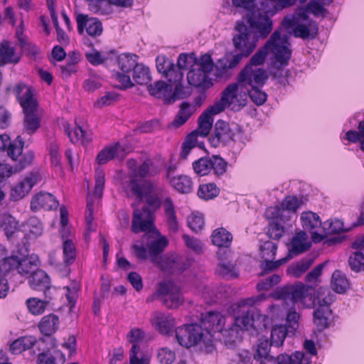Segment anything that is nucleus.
Instances as JSON below:
<instances>
[{
    "instance_id": "f257e3e1",
    "label": "nucleus",
    "mask_w": 364,
    "mask_h": 364,
    "mask_svg": "<svg viewBox=\"0 0 364 364\" xmlns=\"http://www.w3.org/2000/svg\"><path fill=\"white\" fill-rule=\"evenodd\" d=\"M127 166L131 171L132 177L125 188L137 199L145 202L154 210L163 206L167 229L171 234H176L179 230V223L176 209L166 188L151 180L139 181L137 178H146L154 177L160 173L158 167L151 159H146L141 164H137L134 159L127 161Z\"/></svg>"
},
{
    "instance_id": "f03ea898",
    "label": "nucleus",
    "mask_w": 364,
    "mask_h": 364,
    "mask_svg": "<svg viewBox=\"0 0 364 364\" xmlns=\"http://www.w3.org/2000/svg\"><path fill=\"white\" fill-rule=\"evenodd\" d=\"M236 30L238 33L233 37L232 41L239 53L233 55H227L217 61L215 65V75L218 77L230 76L231 70L235 68L243 58L248 57L257 46V38L243 21L237 22Z\"/></svg>"
},
{
    "instance_id": "7ed1b4c3",
    "label": "nucleus",
    "mask_w": 364,
    "mask_h": 364,
    "mask_svg": "<svg viewBox=\"0 0 364 364\" xmlns=\"http://www.w3.org/2000/svg\"><path fill=\"white\" fill-rule=\"evenodd\" d=\"M289 43L287 37H282L279 31H275L270 36L266 43L260 48L251 58L250 63L252 67L262 65L267 58L268 53L272 55L271 65H288L291 56V51L289 48Z\"/></svg>"
},
{
    "instance_id": "20e7f679",
    "label": "nucleus",
    "mask_w": 364,
    "mask_h": 364,
    "mask_svg": "<svg viewBox=\"0 0 364 364\" xmlns=\"http://www.w3.org/2000/svg\"><path fill=\"white\" fill-rule=\"evenodd\" d=\"M247 103V90L240 87V85L234 82L228 85L222 92L220 99L211 105L215 112H222L225 108L239 112Z\"/></svg>"
},
{
    "instance_id": "39448f33",
    "label": "nucleus",
    "mask_w": 364,
    "mask_h": 364,
    "mask_svg": "<svg viewBox=\"0 0 364 364\" xmlns=\"http://www.w3.org/2000/svg\"><path fill=\"white\" fill-rule=\"evenodd\" d=\"M271 346L267 339H259L254 359L260 364H310L304 353L299 351L291 355L281 354L274 358L270 354Z\"/></svg>"
},
{
    "instance_id": "423d86ee",
    "label": "nucleus",
    "mask_w": 364,
    "mask_h": 364,
    "mask_svg": "<svg viewBox=\"0 0 364 364\" xmlns=\"http://www.w3.org/2000/svg\"><path fill=\"white\" fill-rule=\"evenodd\" d=\"M214 67L213 60L208 53L202 55L198 62L195 63L187 73V81L189 85L205 90L213 85L212 78L210 77Z\"/></svg>"
},
{
    "instance_id": "0eeeda50",
    "label": "nucleus",
    "mask_w": 364,
    "mask_h": 364,
    "mask_svg": "<svg viewBox=\"0 0 364 364\" xmlns=\"http://www.w3.org/2000/svg\"><path fill=\"white\" fill-rule=\"evenodd\" d=\"M156 68L176 90V93L181 94L183 87V72L173 63L172 60L165 55H159L156 58Z\"/></svg>"
},
{
    "instance_id": "6e6552de",
    "label": "nucleus",
    "mask_w": 364,
    "mask_h": 364,
    "mask_svg": "<svg viewBox=\"0 0 364 364\" xmlns=\"http://www.w3.org/2000/svg\"><path fill=\"white\" fill-rule=\"evenodd\" d=\"M268 79V75L262 68H253L246 65L240 72L237 82L245 90L252 87H263Z\"/></svg>"
},
{
    "instance_id": "1a4fd4ad",
    "label": "nucleus",
    "mask_w": 364,
    "mask_h": 364,
    "mask_svg": "<svg viewBox=\"0 0 364 364\" xmlns=\"http://www.w3.org/2000/svg\"><path fill=\"white\" fill-rule=\"evenodd\" d=\"M156 295L166 308L171 309L178 308L184 301L180 288L171 282L160 283Z\"/></svg>"
},
{
    "instance_id": "9d476101",
    "label": "nucleus",
    "mask_w": 364,
    "mask_h": 364,
    "mask_svg": "<svg viewBox=\"0 0 364 364\" xmlns=\"http://www.w3.org/2000/svg\"><path fill=\"white\" fill-rule=\"evenodd\" d=\"M310 287L301 282L295 284L284 286L278 289L273 293V297L276 299L282 300L285 303L292 304L304 303V299L309 296Z\"/></svg>"
},
{
    "instance_id": "9b49d317",
    "label": "nucleus",
    "mask_w": 364,
    "mask_h": 364,
    "mask_svg": "<svg viewBox=\"0 0 364 364\" xmlns=\"http://www.w3.org/2000/svg\"><path fill=\"white\" fill-rule=\"evenodd\" d=\"M149 205L144 206L141 209H135L133 212V219L131 230L134 233L141 232H151L154 228V212Z\"/></svg>"
},
{
    "instance_id": "f8f14e48",
    "label": "nucleus",
    "mask_w": 364,
    "mask_h": 364,
    "mask_svg": "<svg viewBox=\"0 0 364 364\" xmlns=\"http://www.w3.org/2000/svg\"><path fill=\"white\" fill-rule=\"evenodd\" d=\"M176 338L181 346L190 348L202 341L204 333L201 326L197 323L183 325L175 329Z\"/></svg>"
},
{
    "instance_id": "ddd939ff",
    "label": "nucleus",
    "mask_w": 364,
    "mask_h": 364,
    "mask_svg": "<svg viewBox=\"0 0 364 364\" xmlns=\"http://www.w3.org/2000/svg\"><path fill=\"white\" fill-rule=\"evenodd\" d=\"M236 127H231L223 120H218L215 124L213 134L209 139L213 147H218L220 144L228 145L234 141L236 134Z\"/></svg>"
},
{
    "instance_id": "4468645a",
    "label": "nucleus",
    "mask_w": 364,
    "mask_h": 364,
    "mask_svg": "<svg viewBox=\"0 0 364 364\" xmlns=\"http://www.w3.org/2000/svg\"><path fill=\"white\" fill-rule=\"evenodd\" d=\"M282 25L287 28L294 27L293 30L294 36L303 39H314L316 36L318 30L316 21H309V28L304 24L299 23V19L296 16L285 17L282 21Z\"/></svg>"
},
{
    "instance_id": "2eb2a0df",
    "label": "nucleus",
    "mask_w": 364,
    "mask_h": 364,
    "mask_svg": "<svg viewBox=\"0 0 364 364\" xmlns=\"http://www.w3.org/2000/svg\"><path fill=\"white\" fill-rule=\"evenodd\" d=\"M24 141L21 136H18L14 141H11L7 147V155L13 161H18V165L16 169L21 170L26 166L30 165L34 158V154L31 151H28L22 154Z\"/></svg>"
},
{
    "instance_id": "dca6fc26",
    "label": "nucleus",
    "mask_w": 364,
    "mask_h": 364,
    "mask_svg": "<svg viewBox=\"0 0 364 364\" xmlns=\"http://www.w3.org/2000/svg\"><path fill=\"white\" fill-rule=\"evenodd\" d=\"M247 22L252 28L257 31L258 35L254 33L250 28L252 33L258 40L259 38H265L272 31L273 22L267 15H262L258 11H250L247 14ZM248 28V27L247 26Z\"/></svg>"
},
{
    "instance_id": "f3484780",
    "label": "nucleus",
    "mask_w": 364,
    "mask_h": 364,
    "mask_svg": "<svg viewBox=\"0 0 364 364\" xmlns=\"http://www.w3.org/2000/svg\"><path fill=\"white\" fill-rule=\"evenodd\" d=\"M148 91L150 95L157 99H161L166 104H172L180 97V93H176V90L173 91L171 85L164 81H156L148 86Z\"/></svg>"
},
{
    "instance_id": "a211bd4d",
    "label": "nucleus",
    "mask_w": 364,
    "mask_h": 364,
    "mask_svg": "<svg viewBox=\"0 0 364 364\" xmlns=\"http://www.w3.org/2000/svg\"><path fill=\"white\" fill-rule=\"evenodd\" d=\"M150 322L159 333L165 336L171 335L176 326V321L173 316L163 311L153 312Z\"/></svg>"
},
{
    "instance_id": "6ab92c4d",
    "label": "nucleus",
    "mask_w": 364,
    "mask_h": 364,
    "mask_svg": "<svg viewBox=\"0 0 364 364\" xmlns=\"http://www.w3.org/2000/svg\"><path fill=\"white\" fill-rule=\"evenodd\" d=\"M77 31L80 34H83L86 31L87 35L97 37L102 34L103 28L101 21L94 17H89L87 14H79L76 16Z\"/></svg>"
},
{
    "instance_id": "aec40b11",
    "label": "nucleus",
    "mask_w": 364,
    "mask_h": 364,
    "mask_svg": "<svg viewBox=\"0 0 364 364\" xmlns=\"http://www.w3.org/2000/svg\"><path fill=\"white\" fill-rule=\"evenodd\" d=\"M41 175L38 172H31L12 188L11 198L17 201L23 198L31 191L32 188L41 181Z\"/></svg>"
},
{
    "instance_id": "412c9836",
    "label": "nucleus",
    "mask_w": 364,
    "mask_h": 364,
    "mask_svg": "<svg viewBox=\"0 0 364 364\" xmlns=\"http://www.w3.org/2000/svg\"><path fill=\"white\" fill-rule=\"evenodd\" d=\"M0 227L4 231L7 239L12 243L19 245L18 239L25 238V234L20 230L18 221L10 214H4L0 218Z\"/></svg>"
},
{
    "instance_id": "4be33fe9",
    "label": "nucleus",
    "mask_w": 364,
    "mask_h": 364,
    "mask_svg": "<svg viewBox=\"0 0 364 364\" xmlns=\"http://www.w3.org/2000/svg\"><path fill=\"white\" fill-rule=\"evenodd\" d=\"M225 318L219 312L209 311L201 315L203 330L212 336L213 333L222 332L224 329Z\"/></svg>"
},
{
    "instance_id": "5701e85b",
    "label": "nucleus",
    "mask_w": 364,
    "mask_h": 364,
    "mask_svg": "<svg viewBox=\"0 0 364 364\" xmlns=\"http://www.w3.org/2000/svg\"><path fill=\"white\" fill-rule=\"evenodd\" d=\"M301 220L304 229L309 231L314 242H320L323 236L317 233V230L322 226L319 216L313 212L307 211L302 213Z\"/></svg>"
},
{
    "instance_id": "b1692460",
    "label": "nucleus",
    "mask_w": 364,
    "mask_h": 364,
    "mask_svg": "<svg viewBox=\"0 0 364 364\" xmlns=\"http://www.w3.org/2000/svg\"><path fill=\"white\" fill-rule=\"evenodd\" d=\"M14 92L23 109H28L30 107H38V103L33 97L31 87L23 82H18L15 85Z\"/></svg>"
},
{
    "instance_id": "393cba45",
    "label": "nucleus",
    "mask_w": 364,
    "mask_h": 364,
    "mask_svg": "<svg viewBox=\"0 0 364 364\" xmlns=\"http://www.w3.org/2000/svg\"><path fill=\"white\" fill-rule=\"evenodd\" d=\"M58 201L51 193L41 191L33 196L31 200V209L36 212L41 209L47 210L57 208Z\"/></svg>"
},
{
    "instance_id": "a878e982",
    "label": "nucleus",
    "mask_w": 364,
    "mask_h": 364,
    "mask_svg": "<svg viewBox=\"0 0 364 364\" xmlns=\"http://www.w3.org/2000/svg\"><path fill=\"white\" fill-rule=\"evenodd\" d=\"M23 133L32 135L37 132L41 124V119L37 113V107H30L23 109Z\"/></svg>"
},
{
    "instance_id": "bb28decb",
    "label": "nucleus",
    "mask_w": 364,
    "mask_h": 364,
    "mask_svg": "<svg viewBox=\"0 0 364 364\" xmlns=\"http://www.w3.org/2000/svg\"><path fill=\"white\" fill-rule=\"evenodd\" d=\"M291 244V247L289 249L287 256V257H289V259L294 256L304 252L311 245V243L308 241V235L304 231L297 232L293 237Z\"/></svg>"
},
{
    "instance_id": "cd10ccee",
    "label": "nucleus",
    "mask_w": 364,
    "mask_h": 364,
    "mask_svg": "<svg viewBox=\"0 0 364 364\" xmlns=\"http://www.w3.org/2000/svg\"><path fill=\"white\" fill-rule=\"evenodd\" d=\"M28 279L30 287L33 289L43 291L47 297L46 293L50 287V280L44 271L38 268Z\"/></svg>"
},
{
    "instance_id": "c85d7f7f",
    "label": "nucleus",
    "mask_w": 364,
    "mask_h": 364,
    "mask_svg": "<svg viewBox=\"0 0 364 364\" xmlns=\"http://www.w3.org/2000/svg\"><path fill=\"white\" fill-rule=\"evenodd\" d=\"M4 256L0 257V277H6L14 270L18 272L20 256L11 255H8V250L5 247Z\"/></svg>"
},
{
    "instance_id": "c756f323",
    "label": "nucleus",
    "mask_w": 364,
    "mask_h": 364,
    "mask_svg": "<svg viewBox=\"0 0 364 364\" xmlns=\"http://www.w3.org/2000/svg\"><path fill=\"white\" fill-rule=\"evenodd\" d=\"M59 318L54 314L44 316L38 324L40 332L45 336H50L58 329Z\"/></svg>"
},
{
    "instance_id": "7c9ffc66",
    "label": "nucleus",
    "mask_w": 364,
    "mask_h": 364,
    "mask_svg": "<svg viewBox=\"0 0 364 364\" xmlns=\"http://www.w3.org/2000/svg\"><path fill=\"white\" fill-rule=\"evenodd\" d=\"M39 259L36 255H31L23 258L20 257L18 273L23 277L29 278L38 268Z\"/></svg>"
},
{
    "instance_id": "2f4dec72",
    "label": "nucleus",
    "mask_w": 364,
    "mask_h": 364,
    "mask_svg": "<svg viewBox=\"0 0 364 364\" xmlns=\"http://www.w3.org/2000/svg\"><path fill=\"white\" fill-rule=\"evenodd\" d=\"M20 58V55L16 53L15 48L9 41L0 43V66L16 64L19 62Z\"/></svg>"
},
{
    "instance_id": "473e14b6",
    "label": "nucleus",
    "mask_w": 364,
    "mask_h": 364,
    "mask_svg": "<svg viewBox=\"0 0 364 364\" xmlns=\"http://www.w3.org/2000/svg\"><path fill=\"white\" fill-rule=\"evenodd\" d=\"M220 112H215L214 109H211L210 106L198 119V127L196 131L201 136H206L208 135L213 123V115L218 114Z\"/></svg>"
},
{
    "instance_id": "72a5a7b5",
    "label": "nucleus",
    "mask_w": 364,
    "mask_h": 364,
    "mask_svg": "<svg viewBox=\"0 0 364 364\" xmlns=\"http://www.w3.org/2000/svg\"><path fill=\"white\" fill-rule=\"evenodd\" d=\"M166 263L172 273L182 272L191 265V259L178 255H171L167 257Z\"/></svg>"
},
{
    "instance_id": "f704fd0d",
    "label": "nucleus",
    "mask_w": 364,
    "mask_h": 364,
    "mask_svg": "<svg viewBox=\"0 0 364 364\" xmlns=\"http://www.w3.org/2000/svg\"><path fill=\"white\" fill-rule=\"evenodd\" d=\"M36 343L37 340L33 336H22L12 342L10 350L13 354H19L31 348Z\"/></svg>"
},
{
    "instance_id": "c9c22d12",
    "label": "nucleus",
    "mask_w": 364,
    "mask_h": 364,
    "mask_svg": "<svg viewBox=\"0 0 364 364\" xmlns=\"http://www.w3.org/2000/svg\"><path fill=\"white\" fill-rule=\"evenodd\" d=\"M170 185L181 193H189L193 188V183L191 178L186 175H178L173 178Z\"/></svg>"
},
{
    "instance_id": "e433bc0d",
    "label": "nucleus",
    "mask_w": 364,
    "mask_h": 364,
    "mask_svg": "<svg viewBox=\"0 0 364 364\" xmlns=\"http://www.w3.org/2000/svg\"><path fill=\"white\" fill-rule=\"evenodd\" d=\"M296 1V0H264L262 6L265 9V13L274 15L284 9L293 6Z\"/></svg>"
},
{
    "instance_id": "4c0bfd02",
    "label": "nucleus",
    "mask_w": 364,
    "mask_h": 364,
    "mask_svg": "<svg viewBox=\"0 0 364 364\" xmlns=\"http://www.w3.org/2000/svg\"><path fill=\"white\" fill-rule=\"evenodd\" d=\"M65 132L72 143L80 142L82 144H86L92 140L91 135L78 125L72 129L67 127Z\"/></svg>"
},
{
    "instance_id": "58836bf2",
    "label": "nucleus",
    "mask_w": 364,
    "mask_h": 364,
    "mask_svg": "<svg viewBox=\"0 0 364 364\" xmlns=\"http://www.w3.org/2000/svg\"><path fill=\"white\" fill-rule=\"evenodd\" d=\"M314 263V259L306 257L288 267L287 272L290 276L295 278L300 277Z\"/></svg>"
},
{
    "instance_id": "ea45409f",
    "label": "nucleus",
    "mask_w": 364,
    "mask_h": 364,
    "mask_svg": "<svg viewBox=\"0 0 364 364\" xmlns=\"http://www.w3.org/2000/svg\"><path fill=\"white\" fill-rule=\"evenodd\" d=\"M252 307L248 309L246 311H242L240 315L237 316L235 319V326L230 328V331L233 332L234 331L237 332V329L240 328L242 331L251 330V323L252 321Z\"/></svg>"
},
{
    "instance_id": "a19ab883",
    "label": "nucleus",
    "mask_w": 364,
    "mask_h": 364,
    "mask_svg": "<svg viewBox=\"0 0 364 364\" xmlns=\"http://www.w3.org/2000/svg\"><path fill=\"white\" fill-rule=\"evenodd\" d=\"M24 231L25 236L27 235L29 239H35L43 234V224L36 217H31L25 225ZM23 239L27 241L26 237Z\"/></svg>"
},
{
    "instance_id": "79ce46f5",
    "label": "nucleus",
    "mask_w": 364,
    "mask_h": 364,
    "mask_svg": "<svg viewBox=\"0 0 364 364\" xmlns=\"http://www.w3.org/2000/svg\"><path fill=\"white\" fill-rule=\"evenodd\" d=\"M220 262L218 264L217 272L223 277L232 279L236 278L238 274L235 264L230 260L219 257Z\"/></svg>"
},
{
    "instance_id": "37998d69",
    "label": "nucleus",
    "mask_w": 364,
    "mask_h": 364,
    "mask_svg": "<svg viewBox=\"0 0 364 364\" xmlns=\"http://www.w3.org/2000/svg\"><path fill=\"white\" fill-rule=\"evenodd\" d=\"M213 243L218 247H228L230 245L232 236L223 228L215 230L211 235Z\"/></svg>"
},
{
    "instance_id": "c03bdc74",
    "label": "nucleus",
    "mask_w": 364,
    "mask_h": 364,
    "mask_svg": "<svg viewBox=\"0 0 364 364\" xmlns=\"http://www.w3.org/2000/svg\"><path fill=\"white\" fill-rule=\"evenodd\" d=\"M138 55L130 53H123L118 57V65L119 68L124 73H128L131 70H134L137 63Z\"/></svg>"
},
{
    "instance_id": "a18cd8bd",
    "label": "nucleus",
    "mask_w": 364,
    "mask_h": 364,
    "mask_svg": "<svg viewBox=\"0 0 364 364\" xmlns=\"http://www.w3.org/2000/svg\"><path fill=\"white\" fill-rule=\"evenodd\" d=\"M333 289L338 294L344 293L350 287L349 282L346 275L339 270H336L331 277Z\"/></svg>"
},
{
    "instance_id": "49530a36",
    "label": "nucleus",
    "mask_w": 364,
    "mask_h": 364,
    "mask_svg": "<svg viewBox=\"0 0 364 364\" xmlns=\"http://www.w3.org/2000/svg\"><path fill=\"white\" fill-rule=\"evenodd\" d=\"M336 299V296L327 287H319L316 291V300L318 308L328 307Z\"/></svg>"
},
{
    "instance_id": "de8ad7c7",
    "label": "nucleus",
    "mask_w": 364,
    "mask_h": 364,
    "mask_svg": "<svg viewBox=\"0 0 364 364\" xmlns=\"http://www.w3.org/2000/svg\"><path fill=\"white\" fill-rule=\"evenodd\" d=\"M252 321L251 323V329L257 332L265 330L269 324V318L262 314L261 311L252 307Z\"/></svg>"
},
{
    "instance_id": "09e8293b",
    "label": "nucleus",
    "mask_w": 364,
    "mask_h": 364,
    "mask_svg": "<svg viewBox=\"0 0 364 364\" xmlns=\"http://www.w3.org/2000/svg\"><path fill=\"white\" fill-rule=\"evenodd\" d=\"M146 338V332L140 328H132L127 335V339L132 345L131 349L136 347L135 350H141L139 344Z\"/></svg>"
},
{
    "instance_id": "8fccbe9b",
    "label": "nucleus",
    "mask_w": 364,
    "mask_h": 364,
    "mask_svg": "<svg viewBox=\"0 0 364 364\" xmlns=\"http://www.w3.org/2000/svg\"><path fill=\"white\" fill-rule=\"evenodd\" d=\"M259 264V268L262 269L260 275L268 274L277 269L280 266L284 264L289 260V257H285L278 260L274 259H262Z\"/></svg>"
},
{
    "instance_id": "3c124183",
    "label": "nucleus",
    "mask_w": 364,
    "mask_h": 364,
    "mask_svg": "<svg viewBox=\"0 0 364 364\" xmlns=\"http://www.w3.org/2000/svg\"><path fill=\"white\" fill-rule=\"evenodd\" d=\"M209 158L210 170L216 176H220L227 171L228 163L220 156L213 155Z\"/></svg>"
},
{
    "instance_id": "603ef678",
    "label": "nucleus",
    "mask_w": 364,
    "mask_h": 364,
    "mask_svg": "<svg viewBox=\"0 0 364 364\" xmlns=\"http://www.w3.org/2000/svg\"><path fill=\"white\" fill-rule=\"evenodd\" d=\"M220 189L214 183L200 185L198 190L199 198L208 200L213 199L219 195Z\"/></svg>"
},
{
    "instance_id": "864d4df0",
    "label": "nucleus",
    "mask_w": 364,
    "mask_h": 364,
    "mask_svg": "<svg viewBox=\"0 0 364 364\" xmlns=\"http://www.w3.org/2000/svg\"><path fill=\"white\" fill-rule=\"evenodd\" d=\"M132 76L134 80L139 85H146L151 80L149 68L143 64L136 66Z\"/></svg>"
},
{
    "instance_id": "5fc2aeb1",
    "label": "nucleus",
    "mask_w": 364,
    "mask_h": 364,
    "mask_svg": "<svg viewBox=\"0 0 364 364\" xmlns=\"http://www.w3.org/2000/svg\"><path fill=\"white\" fill-rule=\"evenodd\" d=\"M16 35L18 36L22 52L31 58H36L40 53L39 48L32 42L28 41L25 37L20 36L18 32Z\"/></svg>"
},
{
    "instance_id": "6e6d98bb",
    "label": "nucleus",
    "mask_w": 364,
    "mask_h": 364,
    "mask_svg": "<svg viewBox=\"0 0 364 364\" xmlns=\"http://www.w3.org/2000/svg\"><path fill=\"white\" fill-rule=\"evenodd\" d=\"M287 329L284 325H275L271 331V344L279 347L283 344L287 336Z\"/></svg>"
},
{
    "instance_id": "4d7b16f0",
    "label": "nucleus",
    "mask_w": 364,
    "mask_h": 364,
    "mask_svg": "<svg viewBox=\"0 0 364 364\" xmlns=\"http://www.w3.org/2000/svg\"><path fill=\"white\" fill-rule=\"evenodd\" d=\"M331 314V310L318 308L314 312V321L318 331H323L328 326L327 314Z\"/></svg>"
},
{
    "instance_id": "13d9d810",
    "label": "nucleus",
    "mask_w": 364,
    "mask_h": 364,
    "mask_svg": "<svg viewBox=\"0 0 364 364\" xmlns=\"http://www.w3.org/2000/svg\"><path fill=\"white\" fill-rule=\"evenodd\" d=\"M48 304V301H43L37 298H29L26 301V305L30 313L33 315L42 314Z\"/></svg>"
},
{
    "instance_id": "bf43d9fd",
    "label": "nucleus",
    "mask_w": 364,
    "mask_h": 364,
    "mask_svg": "<svg viewBox=\"0 0 364 364\" xmlns=\"http://www.w3.org/2000/svg\"><path fill=\"white\" fill-rule=\"evenodd\" d=\"M64 262L68 267L73 264L76 257V248L71 240H65L63 244Z\"/></svg>"
},
{
    "instance_id": "052dcab7",
    "label": "nucleus",
    "mask_w": 364,
    "mask_h": 364,
    "mask_svg": "<svg viewBox=\"0 0 364 364\" xmlns=\"http://www.w3.org/2000/svg\"><path fill=\"white\" fill-rule=\"evenodd\" d=\"M358 131L350 130L346 132V139L353 143L360 142V149L364 151V120L359 122Z\"/></svg>"
},
{
    "instance_id": "680f3d73",
    "label": "nucleus",
    "mask_w": 364,
    "mask_h": 364,
    "mask_svg": "<svg viewBox=\"0 0 364 364\" xmlns=\"http://www.w3.org/2000/svg\"><path fill=\"white\" fill-rule=\"evenodd\" d=\"M192 114L191 105L188 102H183L180 106V109L175 117L173 124L176 127L183 125Z\"/></svg>"
},
{
    "instance_id": "e2e57ef3",
    "label": "nucleus",
    "mask_w": 364,
    "mask_h": 364,
    "mask_svg": "<svg viewBox=\"0 0 364 364\" xmlns=\"http://www.w3.org/2000/svg\"><path fill=\"white\" fill-rule=\"evenodd\" d=\"M277 244L270 240L264 242L259 246V255L262 259H274Z\"/></svg>"
},
{
    "instance_id": "0e129e2a",
    "label": "nucleus",
    "mask_w": 364,
    "mask_h": 364,
    "mask_svg": "<svg viewBox=\"0 0 364 364\" xmlns=\"http://www.w3.org/2000/svg\"><path fill=\"white\" fill-rule=\"evenodd\" d=\"M198 59L193 53H181L178 57L176 65L183 72L189 68H192L193 65L198 62Z\"/></svg>"
},
{
    "instance_id": "69168bd1",
    "label": "nucleus",
    "mask_w": 364,
    "mask_h": 364,
    "mask_svg": "<svg viewBox=\"0 0 364 364\" xmlns=\"http://www.w3.org/2000/svg\"><path fill=\"white\" fill-rule=\"evenodd\" d=\"M348 265L350 269L355 272L364 270V255L363 252L355 251L348 259Z\"/></svg>"
},
{
    "instance_id": "338daca9",
    "label": "nucleus",
    "mask_w": 364,
    "mask_h": 364,
    "mask_svg": "<svg viewBox=\"0 0 364 364\" xmlns=\"http://www.w3.org/2000/svg\"><path fill=\"white\" fill-rule=\"evenodd\" d=\"M262 87H257L246 90L247 97L258 106L263 105L267 101V95L261 90Z\"/></svg>"
},
{
    "instance_id": "774afa93",
    "label": "nucleus",
    "mask_w": 364,
    "mask_h": 364,
    "mask_svg": "<svg viewBox=\"0 0 364 364\" xmlns=\"http://www.w3.org/2000/svg\"><path fill=\"white\" fill-rule=\"evenodd\" d=\"M135 348L129 350V364H149V355L142 350H135Z\"/></svg>"
}]
</instances>
